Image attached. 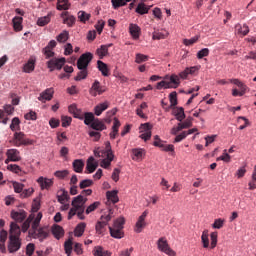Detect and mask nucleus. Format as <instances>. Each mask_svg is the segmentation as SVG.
<instances>
[{"label": "nucleus", "instance_id": "nucleus-1", "mask_svg": "<svg viewBox=\"0 0 256 256\" xmlns=\"http://www.w3.org/2000/svg\"><path fill=\"white\" fill-rule=\"evenodd\" d=\"M21 226L17 222H11L8 236V252L17 253L21 249Z\"/></svg>", "mask_w": 256, "mask_h": 256}, {"label": "nucleus", "instance_id": "nucleus-2", "mask_svg": "<svg viewBox=\"0 0 256 256\" xmlns=\"http://www.w3.org/2000/svg\"><path fill=\"white\" fill-rule=\"evenodd\" d=\"M123 225H125V218H118L114 221L113 226H109V232L114 239H123L125 233L123 232Z\"/></svg>", "mask_w": 256, "mask_h": 256}, {"label": "nucleus", "instance_id": "nucleus-3", "mask_svg": "<svg viewBox=\"0 0 256 256\" xmlns=\"http://www.w3.org/2000/svg\"><path fill=\"white\" fill-rule=\"evenodd\" d=\"M85 203H87V198H84L83 195L75 197L72 201V207L78 209L77 217L81 219V221L85 220Z\"/></svg>", "mask_w": 256, "mask_h": 256}, {"label": "nucleus", "instance_id": "nucleus-4", "mask_svg": "<svg viewBox=\"0 0 256 256\" xmlns=\"http://www.w3.org/2000/svg\"><path fill=\"white\" fill-rule=\"evenodd\" d=\"M113 214V209L108 210V214L102 215L100 221L96 224V233L98 235H103L105 233V227H107L108 221H111Z\"/></svg>", "mask_w": 256, "mask_h": 256}, {"label": "nucleus", "instance_id": "nucleus-5", "mask_svg": "<svg viewBox=\"0 0 256 256\" xmlns=\"http://www.w3.org/2000/svg\"><path fill=\"white\" fill-rule=\"evenodd\" d=\"M12 143L15 147H21L22 145H33V140L28 139L23 132H15Z\"/></svg>", "mask_w": 256, "mask_h": 256}, {"label": "nucleus", "instance_id": "nucleus-6", "mask_svg": "<svg viewBox=\"0 0 256 256\" xmlns=\"http://www.w3.org/2000/svg\"><path fill=\"white\" fill-rule=\"evenodd\" d=\"M93 61V54L91 52H86L82 54L77 60L78 69H88L89 64Z\"/></svg>", "mask_w": 256, "mask_h": 256}, {"label": "nucleus", "instance_id": "nucleus-7", "mask_svg": "<svg viewBox=\"0 0 256 256\" xmlns=\"http://www.w3.org/2000/svg\"><path fill=\"white\" fill-rule=\"evenodd\" d=\"M157 247L159 251H162V253H165L169 256H175L177 253L171 247H169V243L167 242V239L165 237H161L157 241Z\"/></svg>", "mask_w": 256, "mask_h": 256}, {"label": "nucleus", "instance_id": "nucleus-8", "mask_svg": "<svg viewBox=\"0 0 256 256\" xmlns=\"http://www.w3.org/2000/svg\"><path fill=\"white\" fill-rule=\"evenodd\" d=\"M29 235H31V237L34 239H39V241H45V239L49 237V228L42 227L36 228L35 230H29Z\"/></svg>", "mask_w": 256, "mask_h": 256}, {"label": "nucleus", "instance_id": "nucleus-9", "mask_svg": "<svg viewBox=\"0 0 256 256\" xmlns=\"http://www.w3.org/2000/svg\"><path fill=\"white\" fill-rule=\"evenodd\" d=\"M65 63H66L65 58H52L47 62V67L48 69H50L51 72H53L54 69L61 71Z\"/></svg>", "mask_w": 256, "mask_h": 256}, {"label": "nucleus", "instance_id": "nucleus-10", "mask_svg": "<svg viewBox=\"0 0 256 256\" xmlns=\"http://www.w3.org/2000/svg\"><path fill=\"white\" fill-rule=\"evenodd\" d=\"M147 215H149L148 211H144L141 216H139L136 225H135V233H141L145 227H147V222H145V219L147 218Z\"/></svg>", "mask_w": 256, "mask_h": 256}, {"label": "nucleus", "instance_id": "nucleus-11", "mask_svg": "<svg viewBox=\"0 0 256 256\" xmlns=\"http://www.w3.org/2000/svg\"><path fill=\"white\" fill-rule=\"evenodd\" d=\"M140 129L142 132L140 135V139H143L144 141H149L151 139V129H153V126L149 123L141 124Z\"/></svg>", "mask_w": 256, "mask_h": 256}, {"label": "nucleus", "instance_id": "nucleus-12", "mask_svg": "<svg viewBox=\"0 0 256 256\" xmlns=\"http://www.w3.org/2000/svg\"><path fill=\"white\" fill-rule=\"evenodd\" d=\"M89 93L90 95H92V97H97V95H101L105 93V90L103 89V86L101 85V83L95 80L94 83L92 84V87L90 88Z\"/></svg>", "mask_w": 256, "mask_h": 256}, {"label": "nucleus", "instance_id": "nucleus-13", "mask_svg": "<svg viewBox=\"0 0 256 256\" xmlns=\"http://www.w3.org/2000/svg\"><path fill=\"white\" fill-rule=\"evenodd\" d=\"M54 93L55 90H53V88H47L42 93H40L38 101H41L42 103H46V101H51V99H53Z\"/></svg>", "mask_w": 256, "mask_h": 256}, {"label": "nucleus", "instance_id": "nucleus-14", "mask_svg": "<svg viewBox=\"0 0 256 256\" xmlns=\"http://www.w3.org/2000/svg\"><path fill=\"white\" fill-rule=\"evenodd\" d=\"M11 217L16 223H23V221L27 219V212H25V210L12 211Z\"/></svg>", "mask_w": 256, "mask_h": 256}, {"label": "nucleus", "instance_id": "nucleus-15", "mask_svg": "<svg viewBox=\"0 0 256 256\" xmlns=\"http://www.w3.org/2000/svg\"><path fill=\"white\" fill-rule=\"evenodd\" d=\"M6 156L10 161L17 163L18 161H21V153L17 149H8L6 152Z\"/></svg>", "mask_w": 256, "mask_h": 256}, {"label": "nucleus", "instance_id": "nucleus-16", "mask_svg": "<svg viewBox=\"0 0 256 256\" xmlns=\"http://www.w3.org/2000/svg\"><path fill=\"white\" fill-rule=\"evenodd\" d=\"M119 191L117 190H112V191H107L106 192V197L108 201L106 202V205H109L110 203H119V196H118Z\"/></svg>", "mask_w": 256, "mask_h": 256}, {"label": "nucleus", "instance_id": "nucleus-17", "mask_svg": "<svg viewBox=\"0 0 256 256\" xmlns=\"http://www.w3.org/2000/svg\"><path fill=\"white\" fill-rule=\"evenodd\" d=\"M97 167H99V164L95 162V158L91 156L87 160L85 173H95V171L97 170Z\"/></svg>", "mask_w": 256, "mask_h": 256}, {"label": "nucleus", "instance_id": "nucleus-18", "mask_svg": "<svg viewBox=\"0 0 256 256\" xmlns=\"http://www.w3.org/2000/svg\"><path fill=\"white\" fill-rule=\"evenodd\" d=\"M9 233H7L6 230L0 231V251L1 253H7V247L5 246V243L7 241V236Z\"/></svg>", "mask_w": 256, "mask_h": 256}, {"label": "nucleus", "instance_id": "nucleus-19", "mask_svg": "<svg viewBox=\"0 0 256 256\" xmlns=\"http://www.w3.org/2000/svg\"><path fill=\"white\" fill-rule=\"evenodd\" d=\"M129 33L133 37V39H139L141 35V28L137 24H130Z\"/></svg>", "mask_w": 256, "mask_h": 256}, {"label": "nucleus", "instance_id": "nucleus-20", "mask_svg": "<svg viewBox=\"0 0 256 256\" xmlns=\"http://www.w3.org/2000/svg\"><path fill=\"white\" fill-rule=\"evenodd\" d=\"M37 182L39 183L41 189H49L53 185V180L49 178L39 177Z\"/></svg>", "mask_w": 256, "mask_h": 256}, {"label": "nucleus", "instance_id": "nucleus-21", "mask_svg": "<svg viewBox=\"0 0 256 256\" xmlns=\"http://www.w3.org/2000/svg\"><path fill=\"white\" fill-rule=\"evenodd\" d=\"M86 228H87V224L85 222H81L77 224V226L74 229V236L83 237V233H85Z\"/></svg>", "mask_w": 256, "mask_h": 256}, {"label": "nucleus", "instance_id": "nucleus-22", "mask_svg": "<svg viewBox=\"0 0 256 256\" xmlns=\"http://www.w3.org/2000/svg\"><path fill=\"white\" fill-rule=\"evenodd\" d=\"M197 129L193 128L188 131H183L181 134L177 135L174 139V143H181L188 135H193Z\"/></svg>", "mask_w": 256, "mask_h": 256}, {"label": "nucleus", "instance_id": "nucleus-23", "mask_svg": "<svg viewBox=\"0 0 256 256\" xmlns=\"http://www.w3.org/2000/svg\"><path fill=\"white\" fill-rule=\"evenodd\" d=\"M230 83H233L234 85H237V87H239L240 95H245L247 93V85H245L239 79H230Z\"/></svg>", "mask_w": 256, "mask_h": 256}, {"label": "nucleus", "instance_id": "nucleus-24", "mask_svg": "<svg viewBox=\"0 0 256 256\" xmlns=\"http://www.w3.org/2000/svg\"><path fill=\"white\" fill-rule=\"evenodd\" d=\"M109 109V102L100 103L94 108V113L97 117L103 113V111H107Z\"/></svg>", "mask_w": 256, "mask_h": 256}, {"label": "nucleus", "instance_id": "nucleus-25", "mask_svg": "<svg viewBox=\"0 0 256 256\" xmlns=\"http://www.w3.org/2000/svg\"><path fill=\"white\" fill-rule=\"evenodd\" d=\"M72 166L75 173H83V168L85 167V163L81 159H76L73 161Z\"/></svg>", "mask_w": 256, "mask_h": 256}, {"label": "nucleus", "instance_id": "nucleus-26", "mask_svg": "<svg viewBox=\"0 0 256 256\" xmlns=\"http://www.w3.org/2000/svg\"><path fill=\"white\" fill-rule=\"evenodd\" d=\"M52 234L54 235L55 239H61V237L65 235V231L63 230V227L54 225L52 227Z\"/></svg>", "mask_w": 256, "mask_h": 256}, {"label": "nucleus", "instance_id": "nucleus-27", "mask_svg": "<svg viewBox=\"0 0 256 256\" xmlns=\"http://www.w3.org/2000/svg\"><path fill=\"white\" fill-rule=\"evenodd\" d=\"M90 127L91 129H94V131H105V129H107V126H105L99 119L94 120Z\"/></svg>", "mask_w": 256, "mask_h": 256}, {"label": "nucleus", "instance_id": "nucleus-28", "mask_svg": "<svg viewBox=\"0 0 256 256\" xmlns=\"http://www.w3.org/2000/svg\"><path fill=\"white\" fill-rule=\"evenodd\" d=\"M68 111L75 117V119H83V117H81V110L77 108L76 104H71L68 107Z\"/></svg>", "mask_w": 256, "mask_h": 256}, {"label": "nucleus", "instance_id": "nucleus-29", "mask_svg": "<svg viewBox=\"0 0 256 256\" xmlns=\"http://www.w3.org/2000/svg\"><path fill=\"white\" fill-rule=\"evenodd\" d=\"M235 30L238 35H243V37L249 34V26H247V24H244L243 26H241V24H236Z\"/></svg>", "mask_w": 256, "mask_h": 256}, {"label": "nucleus", "instance_id": "nucleus-30", "mask_svg": "<svg viewBox=\"0 0 256 256\" xmlns=\"http://www.w3.org/2000/svg\"><path fill=\"white\" fill-rule=\"evenodd\" d=\"M98 69L102 73L103 77H109V67L103 61H97Z\"/></svg>", "mask_w": 256, "mask_h": 256}, {"label": "nucleus", "instance_id": "nucleus-31", "mask_svg": "<svg viewBox=\"0 0 256 256\" xmlns=\"http://www.w3.org/2000/svg\"><path fill=\"white\" fill-rule=\"evenodd\" d=\"M112 45L113 44L102 45L96 50V53L100 57V59H103L109 53V47H111Z\"/></svg>", "mask_w": 256, "mask_h": 256}, {"label": "nucleus", "instance_id": "nucleus-32", "mask_svg": "<svg viewBox=\"0 0 256 256\" xmlns=\"http://www.w3.org/2000/svg\"><path fill=\"white\" fill-rule=\"evenodd\" d=\"M34 219H35V215L30 214L29 217L24 221V223L22 224L23 233H27V231H29V228L31 227V223H33Z\"/></svg>", "mask_w": 256, "mask_h": 256}, {"label": "nucleus", "instance_id": "nucleus-33", "mask_svg": "<svg viewBox=\"0 0 256 256\" xmlns=\"http://www.w3.org/2000/svg\"><path fill=\"white\" fill-rule=\"evenodd\" d=\"M94 256H111V253L107 250H104L102 246H96L93 249Z\"/></svg>", "mask_w": 256, "mask_h": 256}, {"label": "nucleus", "instance_id": "nucleus-34", "mask_svg": "<svg viewBox=\"0 0 256 256\" xmlns=\"http://www.w3.org/2000/svg\"><path fill=\"white\" fill-rule=\"evenodd\" d=\"M115 155L113 154H109L107 155V158H104L101 163H100V167H103V169H109V167H111V161H113Z\"/></svg>", "mask_w": 256, "mask_h": 256}, {"label": "nucleus", "instance_id": "nucleus-35", "mask_svg": "<svg viewBox=\"0 0 256 256\" xmlns=\"http://www.w3.org/2000/svg\"><path fill=\"white\" fill-rule=\"evenodd\" d=\"M24 73H33L35 71V60L30 59L23 67Z\"/></svg>", "mask_w": 256, "mask_h": 256}, {"label": "nucleus", "instance_id": "nucleus-36", "mask_svg": "<svg viewBox=\"0 0 256 256\" xmlns=\"http://www.w3.org/2000/svg\"><path fill=\"white\" fill-rule=\"evenodd\" d=\"M13 27H14V30L15 31H21L23 29V18L22 17H19V16H16L13 18Z\"/></svg>", "mask_w": 256, "mask_h": 256}, {"label": "nucleus", "instance_id": "nucleus-37", "mask_svg": "<svg viewBox=\"0 0 256 256\" xmlns=\"http://www.w3.org/2000/svg\"><path fill=\"white\" fill-rule=\"evenodd\" d=\"M49 23H51V13L47 16L40 17L37 20V25H39V27H45V25H49Z\"/></svg>", "mask_w": 256, "mask_h": 256}, {"label": "nucleus", "instance_id": "nucleus-38", "mask_svg": "<svg viewBox=\"0 0 256 256\" xmlns=\"http://www.w3.org/2000/svg\"><path fill=\"white\" fill-rule=\"evenodd\" d=\"M87 75H89L88 68L79 69V72L74 79L75 81H83V79H87Z\"/></svg>", "mask_w": 256, "mask_h": 256}, {"label": "nucleus", "instance_id": "nucleus-39", "mask_svg": "<svg viewBox=\"0 0 256 256\" xmlns=\"http://www.w3.org/2000/svg\"><path fill=\"white\" fill-rule=\"evenodd\" d=\"M95 115L91 112H86L84 114V124L85 125H90L91 127V124L95 122Z\"/></svg>", "mask_w": 256, "mask_h": 256}, {"label": "nucleus", "instance_id": "nucleus-40", "mask_svg": "<svg viewBox=\"0 0 256 256\" xmlns=\"http://www.w3.org/2000/svg\"><path fill=\"white\" fill-rule=\"evenodd\" d=\"M8 171H11L12 173H16V175H23V170L21 167L17 164H10L7 166Z\"/></svg>", "mask_w": 256, "mask_h": 256}, {"label": "nucleus", "instance_id": "nucleus-41", "mask_svg": "<svg viewBox=\"0 0 256 256\" xmlns=\"http://www.w3.org/2000/svg\"><path fill=\"white\" fill-rule=\"evenodd\" d=\"M168 83H170L171 88L177 89V87H179L181 81H179L178 75L173 74L170 76V81Z\"/></svg>", "mask_w": 256, "mask_h": 256}, {"label": "nucleus", "instance_id": "nucleus-42", "mask_svg": "<svg viewBox=\"0 0 256 256\" xmlns=\"http://www.w3.org/2000/svg\"><path fill=\"white\" fill-rule=\"evenodd\" d=\"M58 202L61 203L62 205H65L67 201H69V193L65 190L61 191V194L57 196Z\"/></svg>", "mask_w": 256, "mask_h": 256}, {"label": "nucleus", "instance_id": "nucleus-43", "mask_svg": "<svg viewBox=\"0 0 256 256\" xmlns=\"http://www.w3.org/2000/svg\"><path fill=\"white\" fill-rule=\"evenodd\" d=\"M78 19L81 23H87V21H89V19H91V14H89L85 11H79Z\"/></svg>", "mask_w": 256, "mask_h": 256}, {"label": "nucleus", "instance_id": "nucleus-44", "mask_svg": "<svg viewBox=\"0 0 256 256\" xmlns=\"http://www.w3.org/2000/svg\"><path fill=\"white\" fill-rule=\"evenodd\" d=\"M100 205H101V202L99 201H96L90 204L85 210L86 215H89L90 213H93V211H96L97 209H99Z\"/></svg>", "mask_w": 256, "mask_h": 256}, {"label": "nucleus", "instance_id": "nucleus-45", "mask_svg": "<svg viewBox=\"0 0 256 256\" xmlns=\"http://www.w3.org/2000/svg\"><path fill=\"white\" fill-rule=\"evenodd\" d=\"M41 219H43V213L39 212L37 216L34 218L32 222V228L30 230H34L39 228V224L41 223Z\"/></svg>", "mask_w": 256, "mask_h": 256}, {"label": "nucleus", "instance_id": "nucleus-46", "mask_svg": "<svg viewBox=\"0 0 256 256\" xmlns=\"http://www.w3.org/2000/svg\"><path fill=\"white\" fill-rule=\"evenodd\" d=\"M19 125H21V120H19L17 117H14L10 124L11 131H19V129H21Z\"/></svg>", "mask_w": 256, "mask_h": 256}, {"label": "nucleus", "instance_id": "nucleus-47", "mask_svg": "<svg viewBox=\"0 0 256 256\" xmlns=\"http://www.w3.org/2000/svg\"><path fill=\"white\" fill-rule=\"evenodd\" d=\"M136 13H139V15H146V13H149V8L145 3H139L136 8Z\"/></svg>", "mask_w": 256, "mask_h": 256}, {"label": "nucleus", "instance_id": "nucleus-48", "mask_svg": "<svg viewBox=\"0 0 256 256\" xmlns=\"http://www.w3.org/2000/svg\"><path fill=\"white\" fill-rule=\"evenodd\" d=\"M94 156L95 157H102V159H104V157L107 158V150L103 149L101 147H97L94 149Z\"/></svg>", "mask_w": 256, "mask_h": 256}, {"label": "nucleus", "instance_id": "nucleus-49", "mask_svg": "<svg viewBox=\"0 0 256 256\" xmlns=\"http://www.w3.org/2000/svg\"><path fill=\"white\" fill-rule=\"evenodd\" d=\"M175 116L177 121H183L185 119V109L183 107L176 108Z\"/></svg>", "mask_w": 256, "mask_h": 256}, {"label": "nucleus", "instance_id": "nucleus-50", "mask_svg": "<svg viewBox=\"0 0 256 256\" xmlns=\"http://www.w3.org/2000/svg\"><path fill=\"white\" fill-rule=\"evenodd\" d=\"M203 247L207 249L209 247V230H204L201 236Z\"/></svg>", "mask_w": 256, "mask_h": 256}, {"label": "nucleus", "instance_id": "nucleus-51", "mask_svg": "<svg viewBox=\"0 0 256 256\" xmlns=\"http://www.w3.org/2000/svg\"><path fill=\"white\" fill-rule=\"evenodd\" d=\"M58 43H66L69 39V32L68 31H63L56 37Z\"/></svg>", "mask_w": 256, "mask_h": 256}, {"label": "nucleus", "instance_id": "nucleus-52", "mask_svg": "<svg viewBox=\"0 0 256 256\" xmlns=\"http://www.w3.org/2000/svg\"><path fill=\"white\" fill-rule=\"evenodd\" d=\"M130 1L131 0H112V5L115 9H119V7H125Z\"/></svg>", "mask_w": 256, "mask_h": 256}, {"label": "nucleus", "instance_id": "nucleus-53", "mask_svg": "<svg viewBox=\"0 0 256 256\" xmlns=\"http://www.w3.org/2000/svg\"><path fill=\"white\" fill-rule=\"evenodd\" d=\"M171 87V83L165 80L158 82L156 85V89H158V91H161V89H171Z\"/></svg>", "mask_w": 256, "mask_h": 256}, {"label": "nucleus", "instance_id": "nucleus-54", "mask_svg": "<svg viewBox=\"0 0 256 256\" xmlns=\"http://www.w3.org/2000/svg\"><path fill=\"white\" fill-rule=\"evenodd\" d=\"M64 249H65V253L70 256L71 255V251H73V240L69 239L68 241H66L64 243Z\"/></svg>", "mask_w": 256, "mask_h": 256}, {"label": "nucleus", "instance_id": "nucleus-55", "mask_svg": "<svg viewBox=\"0 0 256 256\" xmlns=\"http://www.w3.org/2000/svg\"><path fill=\"white\" fill-rule=\"evenodd\" d=\"M132 155H133V157H132L133 161H137L138 159H141V157H143V150L138 149V148L133 149Z\"/></svg>", "mask_w": 256, "mask_h": 256}, {"label": "nucleus", "instance_id": "nucleus-56", "mask_svg": "<svg viewBox=\"0 0 256 256\" xmlns=\"http://www.w3.org/2000/svg\"><path fill=\"white\" fill-rule=\"evenodd\" d=\"M145 61H149V56L145 55V54H136V59H135V63L141 64V63H145Z\"/></svg>", "mask_w": 256, "mask_h": 256}, {"label": "nucleus", "instance_id": "nucleus-57", "mask_svg": "<svg viewBox=\"0 0 256 256\" xmlns=\"http://www.w3.org/2000/svg\"><path fill=\"white\" fill-rule=\"evenodd\" d=\"M223 225H225V220L218 218L214 220L212 227L213 229H222Z\"/></svg>", "mask_w": 256, "mask_h": 256}, {"label": "nucleus", "instance_id": "nucleus-58", "mask_svg": "<svg viewBox=\"0 0 256 256\" xmlns=\"http://www.w3.org/2000/svg\"><path fill=\"white\" fill-rule=\"evenodd\" d=\"M193 118L190 119H186L184 122L182 123H178V125L180 126V129H189V127H191V125H193Z\"/></svg>", "mask_w": 256, "mask_h": 256}, {"label": "nucleus", "instance_id": "nucleus-59", "mask_svg": "<svg viewBox=\"0 0 256 256\" xmlns=\"http://www.w3.org/2000/svg\"><path fill=\"white\" fill-rule=\"evenodd\" d=\"M93 185V180L85 179L82 180L79 184L80 189H87V187H91Z\"/></svg>", "mask_w": 256, "mask_h": 256}, {"label": "nucleus", "instance_id": "nucleus-60", "mask_svg": "<svg viewBox=\"0 0 256 256\" xmlns=\"http://www.w3.org/2000/svg\"><path fill=\"white\" fill-rule=\"evenodd\" d=\"M75 21H76L75 16H68L64 18L63 23L65 25H68L69 27H73L75 25Z\"/></svg>", "mask_w": 256, "mask_h": 256}, {"label": "nucleus", "instance_id": "nucleus-61", "mask_svg": "<svg viewBox=\"0 0 256 256\" xmlns=\"http://www.w3.org/2000/svg\"><path fill=\"white\" fill-rule=\"evenodd\" d=\"M203 57H209V48H204L197 53L198 59H203Z\"/></svg>", "mask_w": 256, "mask_h": 256}, {"label": "nucleus", "instance_id": "nucleus-62", "mask_svg": "<svg viewBox=\"0 0 256 256\" xmlns=\"http://www.w3.org/2000/svg\"><path fill=\"white\" fill-rule=\"evenodd\" d=\"M61 121H62V127H69V125H71V121H73V119L69 116H62Z\"/></svg>", "mask_w": 256, "mask_h": 256}, {"label": "nucleus", "instance_id": "nucleus-63", "mask_svg": "<svg viewBox=\"0 0 256 256\" xmlns=\"http://www.w3.org/2000/svg\"><path fill=\"white\" fill-rule=\"evenodd\" d=\"M42 53L45 55L46 59H51V57H55V52L49 48H44Z\"/></svg>", "mask_w": 256, "mask_h": 256}, {"label": "nucleus", "instance_id": "nucleus-64", "mask_svg": "<svg viewBox=\"0 0 256 256\" xmlns=\"http://www.w3.org/2000/svg\"><path fill=\"white\" fill-rule=\"evenodd\" d=\"M171 107H175L177 105V92H172L169 95Z\"/></svg>", "mask_w": 256, "mask_h": 256}]
</instances>
